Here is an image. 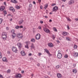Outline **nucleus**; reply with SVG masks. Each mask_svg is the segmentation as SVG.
I'll return each instance as SVG.
<instances>
[{"mask_svg": "<svg viewBox=\"0 0 78 78\" xmlns=\"http://www.w3.org/2000/svg\"><path fill=\"white\" fill-rule=\"evenodd\" d=\"M7 34L6 32H4L2 33V37L3 39L5 40L7 37Z\"/></svg>", "mask_w": 78, "mask_h": 78, "instance_id": "1", "label": "nucleus"}, {"mask_svg": "<svg viewBox=\"0 0 78 78\" xmlns=\"http://www.w3.org/2000/svg\"><path fill=\"white\" fill-rule=\"evenodd\" d=\"M12 39H14V38H15L16 37V34L14 33V30H12Z\"/></svg>", "mask_w": 78, "mask_h": 78, "instance_id": "2", "label": "nucleus"}, {"mask_svg": "<svg viewBox=\"0 0 78 78\" xmlns=\"http://www.w3.org/2000/svg\"><path fill=\"white\" fill-rule=\"evenodd\" d=\"M62 54L61 53V51H58V54L57 55V57L59 59H61L62 58Z\"/></svg>", "mask_w": 78, "mask_h": 78, "instance_id": "3", "label": "nucleus"}, {"mask_svg": "<svg viewBox=\"0 0 78 78\" xmlns=\"http://www.w3.org/2000/svg\"><path fill=\"white\" fill-rule=\"evenodd\" d=\"M41 38V34H37L35 37V39L37 40H39V39Z\"/></svg>", "mask_w": 78, "mask_h": 78, "instance_id": "4", "label": "nucleus"}, {"mask_svg": "<svg viewBox=\"0 0 78 78\" xmlns=\"http://www.w3.org/2000/svg\"><path fill=\"white\" fill-rule=\"evenodd\" d=\"M17 37L18 38H22L23 37V35L22 34L19 33L17 34Z\"/></svg>", "mask_w": 78, "mask_h": 78, "instance_id": "5", "label": "nucleus"}, {"mask_svg": "<svg viewBox=\"0 0 78 78\" xmlns=\"http://www.w3.org/2000/svg\"><path fill=\"white\" fill-rule=\"evenodd\" d=\"M12 51H13L14 52H15V53H17V51H18L17 49V48L14 47H12Z\"/></svg>", "mask_w": 78, "mask_h": 78, "instance_id": "6", "label": "nucleus"}, {"mask_svg": "<svg viewBox=\"0 0 78 78\" xmlns=\"http://www.w3.org/2000/svg\"><path fill=\"white\" fill-rule=\"evenodd\" d=\"M58 9V7L57 6H55L53 8L52 10L54 12H56Z\"/></svg>", "mask_w": 78, "mask_h": 78, "instance_id": "7", "label": "nucleus"}, {"mask_svg": "<svg viewBox=\"0 0 78 78\" xmlns=\"http://www.w3.org/2000/svg\"><path fill=\"white\" fill-rule=\"evenodd\" d=\"M15 77L16 78H21L22 76L21 74H17L15 75Z\"/></svg>", "mask_w": 78, "mask_h": 78, "instance_id": "8", "label": "nucleus"}, {"mask_svg": "<svg viewBox=\"0 0 78 78\" xmlns=\"http://www.w3.org/2000/svg\"><path fill=\"white\" fill-rule=\"evenodd\" d=\"M44 30L45 32H46V33H50V32L49 30L46 28H44Z\"/></svg>", "mask_w": 78, "mask_h": 78, "instance_id": "9", "label": "nucleus"}, {"mask_svg": "<svg viewBox=\"0 0 78 78\" xmlns=\"http://www.w3.org/2000/svg\"><path fill=\"white\" fill-rule=\"evenodd\" d=\"M73 56H75V57H77L78 56V53L74 51L73 52Z\"/></svg>", "mask_w": 78, "mask_h": 78, "instance_id": "10", "label": "nucleus"}, {"mask_svg": "<svg viewBox=\"0 0 78 78\" xmlns=\"http://www.w3.org/2000/svg\"><path fill=\"white\" fill-rule=\"evenodd\" d=\"M9 10L12 11V12H15V9H14V8L12 7H10L9 8Z\"/></svg>", "mask_w": 78, "mask_h": 78, "instance_id": "11", "label": "nucleus"}, {"mask_svg": "<svg viewBox=\"0 0 78 78\" xmlns=\"http://www.w3.org/2000/svg\"><path fill=\"white\" fill-rule=\"evenodd\" d=\"M68 3L69 5H72V4L74 3V2L73 1V0H70L69 2Z\"/></svg>", "mask_w": 78, "mask_h": 78, "instance_id": "12", "label": "nucleus"}, {"mask_svg": "<svg viewBox=\"0 0 78 78\" xmlns=\"http://www.w3.org/2000/svg\"><path fill=\"white\" fill-rule=\"evenodd\" d=\"M20 53L22 56H25V53L24 51H21Z\"/></svg>", "mask_w": 78, "mask_h": 78, "instance_id": "13", "label": "nucleus"}, {"mask_svg": "<svg viewBox=\"0 0 78 78\" xmlns=\"http://www.w3.org/2000/svg\"><path fill=\"white\" fill-rule=\"evenodd\" d=\"M17 45H18L19 48H21V47H22V44H21V43H18Z\"/></svg>", "mask_w": 78, "mask_h": 78, "instance_id": "14", "label": "nucleus"}, {"mask_svg": "<svg viewBox=\"0 0 78 78\" xmlns=\"http://www.w3.org/2000/svg\"><path fill=\"white\" fill-rule=\"evenodd\" d=\"M62 34L63 36H67V35H69V33H68L67 32H64L62 33Z\"/></svg>", "mask_w": 78, "mask_h": 78, "instance_id": "15", "label": "nucleus"}, {"mask_svg": "<svg viewBox=\"0 0 78 78\" xmlns=\"http://www.w3.org/2000/svg\"><path fill=\"white\" fill-rule=\"evenodd\" d=\"M57 77L58 78H61V77H62V75L61 74L59 73L57 74Z\"/></svg>", "mask_w": 78, "mask_h": 78, "instance_id": "16", "label": "nucleus"}, {"mask_svg": "<svg viewBox=\"0 0 78 78\" xmlns=\"http://www.w3.org/2000/svg\"><path fill=\"white\" fill-rule=\"evenodd\" d=\"M5 8V7L4 6H2L0 8V10L1 11H3Z\"/></svg>", "mask_w": 78, "mask_h": 78, "instance_id": "17", "label": "nucleus"}, {"mask_svg": "<svg viewBox=\"0 0 78 78\" xmlns=\"http://www.w3.org/2000/svg\"><path fill=\"white\" fill-rule=\"evenodd\" d=\"M48 46L50 47H53V44L51 43H50L48 44Z\"/></svg>", "mask_w": 78, "mask_h": 78, "instance_id": "18", "label": "nucleus"}, {"mask_svg": "<svg viewBox=\"0 0 78 78\" xmlns=\"http://www.w3.org/2000/svg\"><path fill=\"white\" fill-rule=\"evenodd\" d=\"M2 60L4 62H8V60H6V57H4L2 59Z\"/></svg>", "mask_w": 78, "mask_h": 78, "instance_id": "19", "label": "nucleus"}, {"mask_svg": "<svg viewBox=\"0 0 78 78\" xmlns=\"http://www.w3.org/2000/svg\"><path fill=\"white\" fill-rule=\"evenodd\" d=\"M31 49H33V48H34V44H33V43L31 44Z\"/></svg>", "mask_w": 78, "mask_h": 78, "instance_id": "20", "label": "nucleus"}, {"mask_svg": "<svg viewBox=\"0 0 78 78\" xmlns=\"http://www.w3.org/2000/svg\"><path fill=\"white\" fill-rule=\"evenodd\" d=\"M11 2L14 3H17V1L16 0H11Z\"/></svg>", "mask_w": 78, "mask_h": 78, "instance_id": "21", "label": "nucleus"}, {"mask_svg": "<svg viewBox=\"0 0 78 78\" xmlns=\"http://www.w3.org/2000/svg\"><path fill=\"white\" fill-rule=\"evenodd\" d=\"M44 51H45L46 52V53H47V54H48V53H49V51H48V50L47 49H44Z\"/></svg>", "mask_w": 78, "mask_h": 78, "instance_id": "22", "label": "nucleus"}, {"mask_svg": "<svg viewBox=\"0 0 78 78\" xmlns=\"http://www.w3.org/2000/svg\"><path fill=\"white\" fill-rule=\"evenodd\" d=\"M15 8H16V9H20V7L18 5H16V6H15Z\"/></svg>", "mask_w": 78, "mask_h": 78, "instance_id": "23", "label": "nucleus"}, {"mask_svg": "<svg viewBox=\"0 0 78 78\" xmlns=\"http://www.w3.org/2000/svg\"><path fill=\"white\" fill-rule=\"evenodd\" d=\"M48 4H46L44 6V9H46L47 8V7H48Z\"/></svg>", "mask_w": 78, "mask_h": 78, "instance_id": "24", "label": "nucleus"}, {"mask_svg": "<svg viewBox=\"0 0 78 78\" xmlns=\"http://www.w3.org/2000/svg\"><path fill=\"white\" fill-rule=\"evenodd\" d=\"M31 42H35V39L34 38L31 39Z\"/></svg>", "mask_w": 78, "mask_h": 78, "instance_id": "25", "label": "nucleus"}, {"mask_svg": "<svg viewBox=\"0 0 78 78\" xmlns=\"http://www.w3.org/2000/svg\"><path fill=\"white\" fill-rule=\"evenodd\" d=\"M25 47L27 49L29 48V47H28V44H27V45H25Z\"/></svg>", "mask_w": 78, "mask_h": 78, "instance_id": "26", "label": "nucleus"}, {"mask_svg": "<svg viewBox=\"0 0 78 78\" xmlns=\"http://www.w3.org/2000/svg\"><path fill=\"white\" fill-rule=\"evenodd\" d=\"M73 72L74 73H76V72H77L76 70L75 69H73Z\"/></svg>", "mask_w": 78, "mask_h": 78, "instance_id": "27", "label": "nucleus"}, {"mask_svg": "<svg viewBox=\"0 0 78 78\" xmlns=\"http://www.w3.org/2000/svg\"><path fill=\"white\" fill-rule=\"evenodd\" d=\"M23 20L19 21V25H20V24H22V23H23Z\"/></svg>", "mask_w": 78, "mask_h": 78, "instance_id": "28", "label": "nucleus"}, {"mask_svg": "<svg viewBox=\"0 0 78 78\" xmlns=\"http://www.w3.org/2000/svg\"><path fill=\"white\" fill-rule=\"evenodd\" d=\"M3 22V19H0V24H1L2 22Z\"/></svg>", "mask_w": 78, "mask_h": 78, "instance_id": "29", "label": "nucleus"}, {"mask_svg": "<svg viewBox=\"0 0 78 78\" xmlns=\"http://www.w3.org/2000/svg\"><path fill=\"white\" fill-rule=\"evenodd\" d=\"M53 30L55 31H57V29L55 27H53Z\"/></svg>", "mask_w": 78, "mask_h": 78, "instance_id": "30", "label": "nucleus"}, {"mask_svg": "<svg viewBox=\"0 0 78 78\" xmlns=\"http://www.w3.org/2000/svg\"><path fill=\"white\" fill-rule=\"evenodd\" d=\"M66 19L69 21H71V20H70V18H69L68 17H66Z\"/></svg>", "mask_w": 78, "mask_h": 78, "instance_id": "31", "label": "nucleus"}, {"mask_svg": "<svg viewBox=\"0 0 78 78\" xmlns=\"http://www.w3.org/2000/svg\"><path fill=\"white\" fill-rule=\"evenodd\" d=\"M48 56L49 57H50V56H52V54H50V52H49V53H48Z\"/></svg>", "mask_w": 78, "mask_h": 78, "instance_id": "32", "label": "nucleus"}, {"mask_svg": "<svg viewBox=\"0 0 78 78\" xmlns=\"http://www.w3.org/2000/svg\"><path fill=\"white\" fill-rule=\"evenodd\" d=\"M7 72L8 73H10L11 72V70L10 69H8L7 70Z\"/></svg>", "mask_w": 78, "mask_h": 78, "instance_id": "33", "label": "nucleus"}, {"mask_svg": "<svg viewBox=\"0 0 78 78\" xmlns=\"http://www.w3.org/2000/svg\"><path fill=\"white\" fill-rule=\"evenodd\" d=\"M19 28H20V27L18 26H17L15 27V28H16V29H19Z\"/></svg>", "mask_w": 78, "mask_h": 78, "instance_id": "34", "label": "nucleus"}, {"mask_svg": "<svg viewBox=\"0 0 78 78\" xmlns=\"http://www.w3.org/2000/svg\"><path fill=\"white\" fill-rule=\"evenodd\" d=\"M77 48V46L76 45H74V49H76Z\"/></svg>", "mask_w": 78, "mask_h": 78, "instance_id": "35", "label": "nucleus"}, {"mask_svg": "<svg viewBox=\"0 0 78 78\" xmlns=\"http://www.w3.org/2000/svg\"><path fill=\"white\" fill-rule=\"evenodd\" d=\"M2 58V53L0 52V59Z\"/></svg>", "mask_w": 78, "mask_h": 78, "instance_id": "36", "label": "nucleus"}, {"mask_svg": "<svg viewBox=\"0 0 78 78\" xmlns=\"http://www.w3.org/2000/svg\"><path fill=\"white\" fill-rule=\"evenodd\" d=\"M64 57L66 58H68V55H66L64 56Z\"/></svg>", "mask_w": 78, "mask_h": 78, "instance_id": "37", "label": "nucleus"}, {"mask_svg": "<svg viewBox=\"0 0 78 78\" xmlns=\"http://www.w3.org/2000/svg\"><path fill=\"white\" fill-rule=\"evenodd\" d=\"M66 39L67 41H70V38L69 37H66Z\"/></svg>", "mask_w": 78, "mask_h": 78, "instance_id": "38", "label": "nucleus"}, {"mask_svg": "<svg viewBox=\"0 0 78 78\" xmlns=\"http://www.w3.org/2000/svg\"><path fill=\"white\" fill-rule=\"evenodd\" d=\"M56 69H59V65H58L56 66Z\"/></svg>", "mask_w": 78, "mask_h": 78, "instance_id": "39", "label": "nucleus"}, {"mask_svg": "<svg viewBox=\"0 0 78 78\" xmlns=\"http://www.w3.org/2000/svg\"><path fill=\"white\" fill-rule=\"evenodd\" d=\"M0 78H3V77L2 75L0 74Z\"/></svg>", "mask_w": 78, "mask_h": 78, "instance_id": "40", "label": "nucleus"}, {"mask_svg": "<svg viewBox=\"0 0 78 78\" xmlns=\"http://www.w3.org/2000/svg\"><path fill=\"white\" fill-rule=\"evenodd\" d=\"M3 12H4V14H7L6 12L5 11H3Z\"/></svg>", "mask_w": 78, "mask_h": 78, "instance_id": "41", "label": "nucleus"}, {"mask_svg": "<svg viewBox=\"0 0 78 78\" xmlns=\"http://www.w3.org/2000/svg\"><path fill=\"white\" fill-rule=\"evenodd\" d=\"M67 28L68 30H70V27H69V25L67 26Z\"/></svg>", "mask_w": 78, "mask_h": 78, "instance_id": "42", "label": "nucleus"}, {"mask_svg": "<svg viewBox=\"0 0 78 78\" xmlns=\"http://www.w3.org/2000/svg\"><path fill=\"white\" fill-rule=\"evenodd\" d=\"M29 7H30V8H31V7H32V4H30Z\"/></svg>", "mask_w": 78, "mask_h": 78, "instance_id": "43", "label": "nucleus"}, {"mask_svg": "<svg viewBox=\"0 0 78 78\" xmlns=\"http://www.w3.org/2000/svg\"><path fill=\"white\" fill-rule=\"evenodd\" d=\"M40 22L42 24L44 23V22H43V21L41 20L40 21Z\"/></svg>", "mask_w": 78, "mask_h": 78, "instance_id": "44", "label": "nucleus"}, {"mask_svg": "<svg viewBox=\"0 0 78 78\" xmlns=\"http://www.w3.org/2000/svg\"><path fill=\"white\" fill-rule=\"evenodd\" d=\"M52 37L53 38V39H55V36H54V35H53L52 36Z\"/></svg>", "mask_w": 78, "mask_h": 78, "instance_id": "45", "label": "nucleus"}, {"mask_svg": "<svg viewBox=\"0 0 78 78\" xmlns=\"http://www.w3.org/2000/svg\"><path fill=\"white\" fill-rule=\"evenodd\" d=\"M38 28H39V29H40V30H41V27L40 26H39Z\"/></svg>", "mask_w": 78, "mask_h": 78, "instance_id": "46", "label": "nucleus"}, {"mask_svg": "<svg viewBox=\"0 0 78 78\" xmlns=\"http://www.w3.org/2000/svg\"><path fill=\"white\" fill-rule=\"evenodd\" d=\"M4 5H5V6H6V3L5 2L4 3Z\"/></svg>", "mask_w": 78, "mask_h": 78, "instance_id": "47", "label": "nucleus"}, {"mask_svg": "<svg viewBox=\"0 0 78 78\" xmlns=\"http://www.w3.org/2000/svg\"><path fill=\"white\" fill-rule=\"evenodd\" d=\"M43 17L45 18H48V16H44Z\"/></svg>", "mask_w": 78, "mask_h": 78, "instance_id": "48", "label": "nucleus"}, {"mask_svg": "<svg viewBox=\"0 0 78 78\" xmlns=\"http://www.w3.org/2000/svg\"><path fill=\"white\" fill-rule=\"evenodd\" d=\"M66 0H62V2H66Z\"/></svg>", "mask_w": 78, "mask_h": 78, "instance_id": "49", "label": "nucleus"}, {"mask_svg": "<svg viewBox=\"0 0 78 78\" xmlns=\"http://www.w3.org/2000/svg\"><path fill=\"white\" fill-rule=\"evenodd\" d=\"M20 28H23V26H20Z\"/></svg>", "mask_w": 78, "mask_h": 78, "instance_id": "50", "label": "nucleus"}, {"mask_svg": "<svg viewBox=\"0 0 78 78\" xmlns=\"http://www.w3.org/2000/svg\"><path fill=\"white\" fill-rule=\"evenodd\" d=\"M6 30H9V28H8V27H6Z\"/></svg>", "mask_w": 78, "mask_h": 78, "instance_id": "51", "label": "nucleus"}, {"mask_svg": "<svg viewBox=\"0 0 78 78\" xmlns=\"http://www.w3.org/2000/svg\"><path fill=\"white\" fill-rule=\"evenodd\" d=\"M56 42H57V43H59V42H59V41H58V40L57 41H56Z\"/></svg>", "mask_w": 78, "mask_h": 78, "instance_id": "52", "label": "nucleus"}, {"mask_svg": "<svg viewBox=\"0 0 78 78\" xmlns=\"http://www.w3.org/2000/svg\"><path fill=\"white\" fill-rule=\"evenodd\" d=\"M48 10H46V13L47 14H48Z\"/></svg>", "mask_w": 78, "mask_h": 78, "instance_id": "53", "label": "nucleus"}, {"mask_svg": "<svg viewBox=\"0 0 78 78\" xmlns=\"http://www.w3.org/2000/svg\"><path fill=\"white\" fill-rule=\"evenodd\" d=\"M54 5H55V4H52L51 6H54Z\"/></svg>", "mask_w": 78, "mask_h": 78, "instance_id": "54", "label": "nucleus"}, {"mask_svg": "<svg viewBox=\"0 0 78 78\" xmlns=\"http://www.w3.org/2000/svg\"><path fill=\"white\" fill-rule=\"evenodd\" d=\"M38 55H39V56H41V53H39L38 54Z\"/></svg>", "mask_w": 78, "mask_h": 78, "instance_id": "55", "label": "nucleus"}, {"mask_svg": "<svg viewBox=\"0 0 78 78\" xmlns=\"http://www.w3.org/2000/svg\"><path fill=\"white\" fill-rule=\"evenodd\" d=\"M31 55H32V54H31V53H30L29 54V56H31Z\"/></svg>", "mask_w": 78, "mask_h": 78, "instance_id": "56", "label": "nucleus"}, {"mask_svg": "<svg viewBox=\"0 0 78 78\" xmlns=\"http://www.w3.org/2000/svg\"><path fill=\"white\" fill-rule=\"evenodd\" d=\"M52 22V20H50L49 22Z\"/></svg>", "mask_w": 78, "mask_h": 78, "instance_id": "57", "label": "nucleus"}, {"mask_svg": "<svg viewBox=\"0 0 78 78\" xmlns=\"http://www.w3.org/2000/svg\"><path fill=\"white\" fill-rule=\"evenodd\" d=\"M38 2L39 3L41 2V0H38Z\"/></svg>", "mask_w": 78, "mask_h": 78, "instance_id": "58", "label": "nucleus"}, {"mask_svg": "<svg viewBox=\"0 0 78 78\" xmlns=\"http://www.w3.org/2000/svg\"><path fill=\"white\" fill-rule=\"evenodd\" d=\"M21 72L22 73H24V71H22Z\"/></svg>", "mask_w": 78, "mask_h": 78, "instance_id": "59", "label": "nucleus"}, {"mask_svg": "<svg viewBox=\"0 0 78 78\" xmlns=\"http://www.w3.org/2000/svg\"><path fill=\"white\" fill-rule=\"evenodd\" d=\"M33 3L34 4V5H35V4H36V2H35L34 1Z\"/></svg>", "mask_w": 78, "mask_h": 78, "instance_id": "60", "label": "nucleus"}, {"mask_svg": "<svg viewBox=\"0 0 78 78\" xmlns=\"http://www.w3.org/2000/svg\"><path fill=\"white\" fill-rule=\"evenodd\" d=\"M37 66H40V64L38 63V64H37Z\"/></svg>", "mask_w": 78, "mask_h": 78, "instance_id": "61", "label": "nucleus"}, {"mask_svg": "<svg viewBox=\"0 0 78 78\" xmlns=\"http://www.w3.org/2000/svg\"><path fill=\"white\" fill-rule=\"evenodd\" d=\"M75 20L76 21L78 20V18H76Z\"/></svg>", "mask_w": 78, "mask_h": 78, "instance_id": "62", "label": "nucleus"}, {"mask_svg": "<svg viewBox=\"0 0 78 78\" xmlns=\"http://www.w3.org/2000/svg\"><path fill=\"white\" fill-rule=\"evenodd\" d=\"M31 76H34V74H31Z\"/></svg>", "mask_w": 78, "mask_h": 78, "instance_id": "63", "label": "nucleus"}, {"mask_svg": "<svg viewBox=\"0 0 78 78\" xmlns=\"http://www.w3.org/2000/svg\"><path fill=\"white\" fill-rule=\"evenodd\" d=\"M12 20V19H10V21H11Z\"/></svg>", "mask_w": 78, "mask_h": 78, "instance_id": "64", "label": "nucleus"}]
</instances>
